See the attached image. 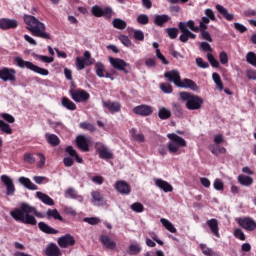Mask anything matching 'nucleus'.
<instances>
[{
	"label": "nucleus",
	"mask_w": 256,
	"mask_h": 256,
	"mask_svg": "<svg viewBox=\"0 0 256 256\" xmlns=\"http://www.w3.org/2000/svg\"><path fill=\"white\" fill-rule=\"evenodd\" d=\"M31 213H33L36 217H43V215L37 212L34 207L26 203H23L19 208L12 210L10 212V216L15 221L24 223V225H37V219H35Z\"/></svg>",
	"instance_id": "nucleus-1"
},
{
	"label": "nucleus",
	"mask_w": 256,
	"mask_h": 256,
	"mask_svg": "<svg viewBox=\"0 0 256 256\" xmlns=\"http://www.w3.org/2000/svg\"><path fill=\"white\" fill-rule=\"evenodd\" d=\"M24 22L26 29L30 31L33 37H40V39H51V35L47 33L45 23L39 21L35 16L24 15Z\"/></svg>",
	"instance_id": "nucleus-2"
},
{
	"label": "nucleus",
	"mask_w": 256,
	"mask_h": 256,
	"mask_svg": "<svg viewBox=\"0 0 256 256\" xmlns=\"http://www.w3.org/2000/svg\"><path fill=\"white\" fill-rule=\"evenodd\" d=\"M178 27L182 33L179 37L182 43H187L189 39H195L197 35L194 33H199L200 30L199 26H195V21L193 20H189L187 23L179 22ZM187 27L191 29V31H194V33L191 32Z\"/></svg>",
	"instance_id": "nucleus-3"
},
{
	"label": "nucleus",
	"mask_w": 256,
	"mask_h": 256,
	"mask_svg": "<svg viewBox=\"0 0 256 256\" xmlns=\"http://www.w3.org/2000/svg\"><path fill=\"white\" fill-rule=\"evenodd\" d=\"M167 137L170 139L167 145L169 153L171 155H181V149L187 147V141L175 133L167 134Z\"/></svg>",
	"instance_id": "nucleus-4"
},
{
	"label": "nucleus",
	"mask_w": 256,
	"mask_h": 256,
	"mask_svg": "<svg viewBox=\"0 0 256 256\" xmlns=\"http://www.w3.org/2000/svg\"><path fill=\"white\" fill-rule=\"evenodd\" d=\"M180 98L182 101H185L186 107L189 109V111H197L203 107V98L197 95L191 94L189 92H181Z\"/></svg>",
	"instance_id": "nucleus-5"
},
{
	"label": "nucleus",
	"mask_w": 256,
	"mask_h": 256,
	"mask_svg": "<svg viewBox=\"0 0 256 256\" xmlns=\"http://www.w3.org/2000/svg\"><path fill=\"white\" fill-rule=\"evenodd\" d=\"M14 61L20 69H29L30 71H34V73H38V75L47 76L49 75V70L45 68H41L30 61H25L20 56L14 58Z\"/></svg>",
	"instance_id": "nucleus-6"
},
{
	"label": "nucleus",
	"mask_w": 256,
	"mask_h": 256,
	"mask_svg": "<svg viewBox=\"0 0 256 256\" xmlns=\"http://www.w3.org/2000/svg\"><path fill=\"white\" fill-rule=\"evenodd\" d=\"M95 63V59L91 58V52L85 51L84 57L76 58V69L77 71H83L85 67H89Z\"/></svg>",
	"instance_id": "nucleus-7"
},
{
	"label": "nucleus",
	"mask_w": 256,
	"mask_h": 256,
	"mask_svg": "<svg viewBox=\"0 0 256 256\" xmlns=\"http://www.w3.org/2000/svg\"><path fill=\"white\" fill-rule=\"evenodd\" d=\"M16 75L17 71L13 68L4 67L0 69V79L4 81V83H7V81L15 83L17 81Z\"/></svg>",
	"instance_id": "nucleus-8"
},
{
	"label": "nucleus",
	"mask_w": 256,
	"mask_h": 256,
	"mask_svg": "<svg viewBox=\"0 0 256 256\" xmlns=\"http://www.w3.org/2000/svg\"><path fill=\"white\" fill-rule=\"evenodd\" d=\"M109 62L114 69L117 71H123L126 75L129 74V70L126 67H129V63L125 62V60L121 58H113L109 57Z\"/></svg>",
	"instance_id": "nucleus-9"
},
{
	"label": "nucleus",
	"mask_w": 256,
	"mask_h": 256,
	"mask_svg": "<svg viewBox=\"0 0 256 256\" xmlns=\"http://www.w3.org/2000/svg\"><path fill=\"white\" fill-rule=\"evenodd\" d=\"M91 13L94 15V17H105L106 19H111V16L113 15V9L110 7L103 9L100 6H93Z\"/></svg>",
	"instance_id": "nucleus-10"
},
{
	"label": "nucleus",
	"mask_w": 256,
	"mask_h": 256,
	"mask_svg": "<svg viewBox=\"0 0 256 256\" xmlns=\"http://www.w3.org/2000/svg\"><path fill=\"white\" fill-rule=\"evenodd\" d=\"M70 95L76 103H85V101L89 100V93L85 90H70Z\"/></svg>",
	"instance_id": "nucleus-11"
},
{
	"label": "nucleus",
	"mask_w": 256,
	"mask_h": 256,
	"mask_svg": "<svg viewBox=\"0 0 256 256\" xmlns=\"http://www.w3.org/2000/svg\"><path fill=\"white\" fill-rule=\"evenodd\" d=\"M0 179L6 187V195H15V184L13 183V179L7 175H2Z\"/></svg>",
	"instance_id": "nucleus-12"
},
{
	"label": "nucleus",
	"mask_w": 256,
	"mask_h": 256,
	"mask_svg": "<svg viewBox=\"0 0 256 256\" xmlns=\"http://www.w3.org/2000/svg\"><path fill=\"white\" fill-rule=\"evenodd\" d=\"M17 27H19V22L15 19H0V29H2V31H7L9 29H17Z\"/></svg>",
	"instance_id": "nucleus-13"
},
{
	"label": "nucleus",
	"mask_w": 256,
	"mask_h": 256,
	"mask_svg": "<svg viewBox=\"0 0 256 256\" xmlns=\"http://www.w3.org/2000/svg\"><path fill=\"white\" fill-rule=\"evenodd\" d=\"M133 113L140 115V117H149L153 113V108L149 105L142 104L134 107Z\"/></svg>",
	"instance_id": "nucleus-14"
},
{
	"label": "nucleus",
	"mask_w": 256,
	"mask_h": 256,
	"mask_svg": "<svg viewBox=\"0 0 256 256\" xmlns=\"http://www.w3.org/2000/svg\"><path fill=\"white\" fill-rule=\"evenodd\" d=\"M58 245L62 249H67V247H73L75 245V238L71 234H66L58 238Z\"/></svg>",
	"instance_id": "nucleus-15"
},
{
	"label": "nucleus",
	"mask_w": 256,
	"mask_h": 256,
	"mask_svg": "<svg viewBox=\"0 0 256 256\" xmlns=\"http://www.w3.org/2000/svg\"><path fill=\"white\" fill-rule=\"evenodd\" d=\"M164 77L168 79V81H170L171 83H174L176 87H179V85L181 84V74H179V71L177 70L166 72L164 74Z\"/></svg>",
	"instance_id": "nucleus-16"
},
{
	"label": "nucleus",
	"mask_w": 256,
	"mask_h": 256,
	"mask_svg": "<svg viewBox=\"0 0 256 256\" xmlns=\"http://www.w3.org/2000/svg\"><path fill=\"white\" fill-rule=\"evenodd\" d=\"M92 203L93 205H96L98 207H103L104 205H107V200L103 197V194L99 191H92Z\"/></svg>",
	"instance_id": "nucleus-17"
},
{
	"label": "nucleus",
	"mask_w": 256,
	"mask_h": 256,
	"mask_svg": "<svg viewBox=\"0 0 256 256\" xmlns=\"http://www.w3.org/2000/svg\"><path fill=\"white\" fill-rule=\"evenodd\" d=\"M154 183L156 187L164 191V193H171V191H173V186L163 179L155 178Z\"/></svg>",
	"instance_id": "nucleus-18"
},
{
	"label": "nucleus",
	"mask_w": 256,
	"mask_h": 256,
	"mask_svg": "<svg viewBox=\"0 0 256 256\" xmlns=\"http://www.w3.org/2000/svg\"><path fill=\"white\" fill-rule=\"evenodd\" d=\"M239 225L246 229V231H255L256 230V222L252 218H244L239 220Z\"/></svg>",
	"instance_id": "nucleus-19"
},
{
	"label": "nucleus",
	"mask_w": 256,
	"mask_h": 256,
	"mask_svg": "<svg viewBox=\"0 0 256 256\" xmlns=\"http://www.w3.org/2000/svg\"><path fill=\"white\" fill-rule=\"evenodd\" d=\"M76 143L81 151H89V144L91 143V138L80 135L76 138Z\"/></svg>",
	"instance_id": "nucleus-20"
},
{
	"label": "nucleus",
	"mask_w": 256,
	"mask_h": 256,
	"mask_svg": "<svg viewBox=\"0 0 256 256\" xmlns=\"http://www.w3.org/2000/svg\"><path fill=\"white\" fill-rule=\"evenodd\" d=\"M178 87L182 89H191V91H199V86H197L195 81L187 78L181 80Z\"/></svg>",
	"instance_id": "nucleus-21"
},
{
	"label": "nucleus",
	"mask_w": 256,
	"mask_h": 256,
	"mask_svg": "<svg viewBox=\"0 0 256 256\" xmlns=\"http://www.w3.org/2000/svg\"><path fill=\"white\" fill-rule=\"evenodd\" d=\"M116 190L121 195H129L131 193V186L127 184L125 181H118L116 182Z\"/></svg>",
	"instance_id": "nucleus-22"
},
{
	"label": "nucleus",
	"mask_w": 256,
	"mask_h": 256,
	"mask_svg": "<svg viewBox=\"0 0 256 256\" xmlns=\"http://www.w3.org/2000/svg\"><path fill=\"white\" fill-rule=\"evenodd\" d=\"M102 105L111 113H119L121 111V104L119 102L103 101Z\"/></svg>",
	"instance_id": "nucleus-23"
},
{
	"label": "nucleus",
	"mask_w": 256,
	"mask_h": 256,
	"mask_svg": "<svg viewBox=\"0 0 256 256\" xmlns=\"http://www.w3.org/2000/svg\"><path fill=\"white\" fill-rule=\"evenodd\" d=\"M216 10L218 13H220V15L226 18L227 21H233V19H235V15L229 13V10H227V8L223 7L221 4L216 5Z\"/></svg>",
	"instance_id": "nucleus-24"
},
{
	"label": "nucleus",
	"mask_w": 256,
	"mask_h": 256,
	"mask_svg": "<svg viewBox=\"0 0 256 256\" xmlns=\"http://www.w3.org/2000/svg\"><path fill=\"white\" fill-rule=\"evenodd\" d=\"M100 241L102 243V245H104V247H106L107 249H115V247H117V243H115V241H113L111 239V237L107 236V235H102L100 237Z\"/></svg>",
	"instance_id": "nucleus-25"
},
{
	"label": "nucleus",
	"mask_w": 256,
	"mask_h": 256,
	"mask_svg": "<svg viewBox=\"0 0 256 256\" xmlns=\"http://www.w3.org/2000/svg\"><path fill=\"white\" fill-rule=\"evenodd\" d=\"M101 159H113V152L105 145H101L98 149Z\"/></svg>",
	"instance_id": "nucleus-26"
},
{
	"label": "nucleus",
	"mask_w": 256,
	"mask_h": 256,
	"mask_svg": "<svg viewBox=\"0 0 256 256\" xmlns=\"http://www.w3.org/2000/svg\"><path fill=\"white\" fill-rule=\"evenodd\" d=\"M38 227L40 231H42L43 233H48V235H57V233H59V230L51 228V226L47 225V223L45 222L38 223Z\"/></svg>",
	"instance_id": "nucleus-27"
},
{
	"label": "nucleus",
	"mask_w": 256,
	"mask_h": 256,
	"mask_svg": "<svg viewBox=\"0 0 256 256\" xmlns=\"http://www.w3.org/2000/svg\"><path fill=\"white\" fill-rule=\"evenodd\" d=\"M209 150L213 155H225L227 153V149L219 144H212L209 146Z\"/></svg>",
	"instance_id": "nucleus-28"
},
{
	"label": "nucleus",
	"mask_w": 256,
	"mask_h": 256,
	"mask_svg": "<svg viewBox=\"0 0 256 256\" xmlns=\"http://www.w3.org/2000/svg\"><path fill=\"white\" fill-rule=\"evenodd\" d=\"M46 255L47 256H60L61 249H59L58 246L54 243L49 244L46 248Z\"/></svg>",
	"instance_id": "nucleus-29"
},
{
	"label": "nucleus",
	"mask_w": 256,
	"mask_h": 256,
	"mask_svg": "<svg viewBox=\"0 0 256 256\" xmlns=\"http://www.w3.org/2000/svg\"><path fill=\"white\" fill-rule=\"evenodd\" d=\"M36 197L42 201L45 205H49L50 207H53L55 205V202L49 197V195L42 193V192H36Z\"/></svg>",
	"instance_id": "nucleus-30"
},
{
	"label": "nucleus",
	"mask_w": 256,
	"mask_h": 256,
	"mask_svg": "<svg viewBox=\"0 0 256 256\" xmlns=\"http://www.w3.org/2000/svg\"><path fill=\"white\" fill-rule=\"evenodd\" d=\"M170 19H171V17H169V15H167V14L155 15L154 23L158 27H163V25H165V23H167V21H169Z\"/></svg>",
	"instance_id": "nucleus-31"
},
{
	"label": "nucleus",
	"mask_w": 256,
	"mask_h": 256,
	"mask_svg": "<svg viewBox=\"0 0 256 256\" xmlns=\"http://www.w3.org/2000/svg\"><path fill=\"white\" fill-rule=\"evenodd\" d=\"M208 227H210L212 233L216 236L219 237V222L217 219L213 218L207 221Z\"/></svg>",
	"instance_id": "nucleus-32"
},
{
	"label": "nucleus",
	"mask_w": 256,
	"mask_h": 256,
	"mask_svg": "<svg viewBox=\"0 0 256 256\" xmlns=\"http://www.w3.org/2000/svg\"><path fill=\"white\" fill-rule=\"evenodd\" d=\"M19 182L21 183V185H24V187H26V189H30L31 191H37V189H38L37 185H35L33 182H31L29 180V178L20 177Z\"/></svg>",
	"instance_id": "nucleus-33"
},
{
	"label": "nucleus",
	"mask_w": 256,
	"mask_h": 256,
	"mask_svg": "<svg viewBox=\"0 0 256 256\" xmlns=\"http://www.w3.org/2000/svg\"><path fill=\"white\" fill-rule=\"evenodd\" d=\"M61 105L65 107V109H68V111H75V109H77V105L67 97L62 98Z\"/></svg>",
	"instance_id": "nucleus-34"
},
{
	"label": "nucleus",
	"mask_w": 256,
	"mask_h": 256,
	"mask_svg": "<svg viewBox=\"0 0 256 256\" xmlns=\"http://www.w3.org/2000/svg\"><path fill=\"white\" fill-rule=\"evenodd\" d=\"M238 182L244 187H251V185H253V178L247 175H240L238 176Z\"/></svg>",
	"instance_id": "nucleus-35"
},
{
	"label": "nucleus",
	"mask_w": 256,
	"mask_h": 256,
	"mask_svg": "<svg viewBox=\"0 0 256 256\" xmlns=\"http://www.w3.org/2000/svg\"><path fill=\"white\" fill-rule=\"evenodd\" d=\"M65 197L67 199H77L78 201H83V196L78 195L77 191H75V189L73 188H69L66 192H65Z\"/></svg>",
	"instance_id": "nucleus-36"
},
{
	"label": "nucleus",
	"mask_w": 256,
	"mask_h": 256,
	"mask_svg": "<svg viewBox=\"0 0 256 256\" xmlns=\"http://www.w3.org/2000/svg\"><path fill=\"white\" fill-rule=\"evenodd\" d=\"M212 79L216 85V89L218 91H223L224 86H223V80H221V76L217 72H214L212 74Z\"/></svg>",
	"instance_id": "nucleus-37"
},
{
	"label": "nucleus",
	"mask_w": 256,
	"mask_h": 256,
	"mask_svg": "<svg viewBox=\"0 0 256 256\" xmlns=\"http://www.w3.org/2000/svg\"><path fill=\"white\" fill-rule=\"evenodd\" d=\"M95 71H96V75L100 78L105 77V75L107 74V70L105 69V65H103V63H101V62H97L95 64Z\"/></svg>",
	"instance_id": "nucleus-38"
},
{
	"label": "nucleus",
	"mask_w": 256,
	"mask_h": 256,
	"mask_svg": "<svg viewBox=\"0 0 256 256\" xmlns=\"http://www.w3.org/2000/svg\"><path fill=\"white\" fill-rule=\"evenodd\" d=\"M160 223H162L163 227H165L167 231H170V233H177V228H175V226L173 225V223H171V221L165 218H161Z\"/></svg>",
	"instance_id": "nucleus-39"
},
{
	"label": "nucleus",
	"mask_w": 256,
	"mask_h": 256,
	"mask_svg": "<svg viewBox=\"0 0 256 256\" xmlns=\"http://www.w3.org/2000/svg\"><path fill=\"white\" fill-rule=\"evenodd\" d=\"M158 117L162 121H165V119H169V117H171V110L165 107L160 108L158 111Z\"/></svg>",
	"instance_id": "nucleus-40"
},
{
	"label": "nucleus",
	"mask_w": 256,
	"mask_h": 256,
	"mask_svg": "<svg viewBox=\"0 0 256 256\" xmlns=\"http://www.w3.org/2000/svg\"><path fill=\"white\" fill-rule=\"evenodd\" d=\"M66 153L70 155V157H74L77 161V163H83V158L79 157V154H77V151L73 149L72 146H68L66 148Z\"/></svg>",
	"instance_id": "nucleus-41"
},
{
	"label": "nucleus",
	"mask_w": 256,
	"mask_h": 256,
	"mask_svg": "<svg viewBox=\"0 0 256 256\" xmlns=\"http://www.w3.org/2000/svg\"><path fill=\"white\" fill-rule=\"evenodd\" d=\"M48 219H56L58 221H63V217H61V214H59V211L57 209H49L46 213Z\"/></svg>",
	"instance_id": "nucleus-42"
},
{
	"label": "nucleus",
	"mask_w": 256,
	"mask_h": 256,
	"mask_svg": "<svg viewBox=\"0 0 256 256\" xmlns=\"http://www.w3.org/2000/svg\"><path fill=\"white\" fill-rule=\"evenodd\" d=\"M112 25L115 29L123 30L126 29L127 22H125V20H121V18H116L112 21Z\"/></svg>",
	"instance_id": "nucleus-43"
},
{
	"label": "nucleus",
	"mask_w": 256,
	"mask_h": 256,
	"mask_svg": "<svg viewBox=\"0 0 256 256\" xmlns=\"http://www.w3.org/2000/svg\"><path fill=\"white\" fill-rule=\"evenodd\" d=\"M129 255H139L141 253V246L139 244H131L128 247Z\"/></svg>",
	"instance_id": "nucleus-44"
},
{
	"label": "nucleus",
	"mask_w": 256,
	"mask_h": 256,
	"mask_svg": "<svg viewBox=\"0 0 256 256\" xmlns=\"http://www.w3.org/2000/svg\"><path fill=\"white\" fill-rule=\"evenodd\" d=\"M0 131L6 133L7 135H11V133H13L11 126L5 123L3 120H0Z\"/></svg>",
	"instance_id": "nucleus-45"
},
{
	"label": "nucleus",
	"mask_w": 256,
	"mask_h": 256,
	"mask_svg": "<svg viewBox=\"0 0 256 256\" xmlns=\"http://www.w3.org/2000/svg\"><path fill=\"white\" fill-rule=\"evenodd\" d=\"M80 129H84L86 131H90V133H95V126L89 122H82L79 124Z\"/></svg>",
	"instance_id": "nucleus-46"
},
{
	"label": "nucleus",
	"mask_w": 256,
	"mask_h": 256,
	"mask_svg": "<svg viewBox=\"0 0 256 256\" xmlns=\"http://www.w3.org/2000/svg\"><path fill=\"white\" fill-rule=\"evenodd\" d=\"M200 249H201L203 255L215 256V252L213 251V249L207 247L206 244H200Z\"/></svg>",
	"instance_id": "nucleus-47"
},
{
	"label": "nucleus",
	"mask_w": 256,
	"mask_h": 256,
	"mask_svg": "<svg viewBox=\"0 0 256 256\" xmlns=\"http://www.w3.org/2000/svg\"><path fill=\"white\" fill-rule=\"evenodd\" d=\"M246 61L250 65L256 67V54L254 52H248L246 55Z\"/></svg>",
	"instance_id": "nucleus-48"
},
{
	"label": "nucleus",
	"mask_w": 256,
	"mask_h": 256,
	"mask_svg": "<svg viewBox=\"0 0 256 256\" xmlns=\"http://www.w3.org/2000/svg\"><path fill=\"white\" fill-rule=\"evenodd\" d=\"M47 141L50 143V145L57 146L59 145V137L55 134H49L47 135Z\"/></svg>",
	"instance_id": "nucleus-49"
},
{
	"label": "nucleus",
	"mask_w": 256,
	"mask_h": 256,
	"mask_svg": "<svg viewBox=\"0 0 256 256\" xmlns=\"http://www.w3.org/2000/svg\"><path fill=\"white\" fill-rule=\"evenodd\" d=\"M34 57L43 63H53L54 61V58L49 56L34 54Z\"/></svg>",
	"instance_id": "nucleus-50"
},
{
	"label": "nucleus",
	"mask_w": 256,
	"mask_h": 256,
	"mask_svg": "<svg viewBox=\"0 0 256 256\" xmlns=\"http://www.w3.org/2000/svg\"><path fill=\"white\" fill-rule=\"evenodd\" d=\"M207 59H208L210 65H212L216 69H219V61L217 59H215V56H213V54L208 53L207 54Z\"/></svg>",
	"instance_id": "nucleus-51"
},
{
	"label": "nucleus",
	"mask_w": 256,
	"mask_h": 256,
	"mask_svg": "<svg viewBox=\"0 0 256 256\" xmlns=\"http://www.w3.org/2000/svg\"><path fill=\"white\" fill-rule=\"evenodd\" d=\"M132 132V137L135 141H137L138 143H145V135H143L142 133L136 134L135 129H132Z\"/></svg>",
	"instance_id": "nucleus-52"
},
{
	"label": "nucleus",
	"mask_w": 256,
	"mask_h": 256,
	"mask_svg": "<svg viewBox=\"0 0 256 256\" xmlns=\"http://www.w3.org/2000/svg\"><path fill=\"white\" fill-rule=\"evenodd\" d=\"M160 89L161 91H163V93H173V86H171V84L169 83H162L160 84Z\"/></svg>",
	"instance_id": "nucleus-53"
},
{
	"label": "nucleus",
	"mask_w": 256,
	"mask_h": 256,
	"mask_svg": "<svg viewBox=\"0 0 256 256\" xmlns=\"http://www.w3.org/2000/svg\"><path fill=\"white\" fill-rule=\"evenodd\" d=\"M201 36L205 41H208V43H213V38L211 37V34L207 32V29H200Z\"/></svg>",
	"instance_id": "nucleus-54"
},
{
	"label": "nucleus",
	"mask_w": 256,
	"mask_h": 256,
	"mask_svg": "<svg viewBox=\"0 0 256 256\" xmlns=\"http://www.w3.org/2000/svg\"><path fill=\"white\" fill-rule=\"evenodd\" d=\"M83 221L89 225H97L98 223H101V220L97 217H86L83 219Z\"/></svg>",
	"instance_id": "nucleus-55"
},
{
	"label": "nucleus",
	"mask_w": 256,
	"mask_h": 256,
	"mask_svg": "<svg viewBox=\"0 0 256 256\" xmlns=\"http://www.w3.org/2000/svg\"><path fill=\"white\" fill-rule=\"evenodd\" d=\"M166 31L170 39H177V35H179V30L177 28H167Z\"/></svg>",
	"instance_id": "nucleus-56"
},
{
	"label": "nucleus",
	"mask_w": 256,
	"mask_h": 256,
	"mask_svg": "<svg viewBox=\"0 0 256 256\" xmlns=\"http://www.w3.org/2000/svg\"><path fill=\"white\" fill-rule=\"evenodd\" d=\"M172 111L175 113L176 117H183V109L179 104H173Z\"/></svg>",
	"instance_id": "nucleus-57"
},
{
	"label": "nucleus",
	"mask_w": 256,
	"mask_h": 256,
	"mask_svg": "<svg viewBox=\"0 0 256 256\" xmlns=\"http://www.w3.org/2000/svg\"><path fill=\"white\" fill-rule=\"evenodd\" d=\"M210 22H211V20L209 19V17H207V16L202 17L199 22V28L207 29V25H209Z\"/></svg>",
	"instance_id": "nucleus-58"
},
{
	"label": "nucleus",
	"mask_w": 256,
	"mask_h": 256,
	"mask_svg": "<svg viewBox=\"0 0 256 256\" xmlns=\"http://www.w3.org/2000/svg\"><path fill=\"white\" fill-rule=\"evenodd\" d=\"M132 211H135L136 213H143L144 207L143 204L139 202H135L131 205Z\"/></svg>",
	"instance_id": "nucleus-59"
},
{
	"label": "nucleus",
	"mask_w": 256,
	"mask_h": 256,
	"mask_svg": "<svg viewBox=\"0 0 256 256\" xmlns=\"http://www.w3.org/2000/svg\"><path fill=\"white\" fill-rule=\"evenodd\" d=\"M137 22L140 25H147V23H149V16H147L146 14H141L137 17Z\"/></svg>",
	"instance_id": "nucleus-60"
},
{
	"label": "nucleus",
	"mask_w": 256,
	"mask_h": 256,
	"mask_svg": "<svg viewBox=\"0 0 256 256\" xmlns=\"http://www.w3.org/2000/svg\"><path fill=\"white\" fill-rule=\"evenodd\" d=\"M24 161L25 163H29L30 165H33V163H35V156H33V154L31 153H25Z\"/></svg>",
	"instance_id": "nucleus-61"
},
{
	"label": "nucleus",
	"mask_w": 256,
	"mask_h": 256,
	"mask_svg": "<svg viewBox=\"0 0 256 256\" xmlns=\"http://www.w3.org/2000/svg\"><path fill=\"white\" fill-rule=\"evenodd\" d=\"M119 41H121L122 44L125 45V47H131V41L128 36L126 35H120Z\"/></svg>",
	"instance_id": "nucleus-62"
},
{
	"label": "nucleus",
	"mask_w": 256,
	"mask_h": 256,
	"mask_svg": "<svg viewBox=\"0 0 256 256\" xmlns=\"http://www.w3.org/2000/svg\"><path fill=\"white\" fill-rule=\"evenodd\" d=\"M219 59L222 65H227V63H229V56H227L225 52H220Z\"/></svg>",
	"instance_id": "nucleus-63"
},
{
	"label": "nucleus",
	"mask_w": 256,
	"mask_h": 256,
	"mask_svg": "<svg viewBox=\"0 0 256 256\" xmlns=\"http://www.w3.org/2000/svg\"><path fill=\"white\" fill-rule=\"evenodd\" d=\"M214 189H216V191H223V181L221 179H216L213 183Z\"/></svg>",
	"instance_id": "nucleus-64"
}]
</instances>
